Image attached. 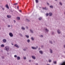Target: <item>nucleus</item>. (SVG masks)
I'll return each mask as SVG.
<instances>
[{
    "label": "nucleus",
    "mask_w": 65,
    "mask_h": 65,
    "mask_svg": "<svg viewBox=\"0 0 65 65\" xmlns=\"http://www.w3.org/2000/svg\"><path fill=\"white\" fill-rule=\"evenodd\" d=\"M54 64H56L57 63V62L56 61H54Z\"/></svg>",
    "instance_id": "nucleus-37"
},
{
    "label": "nucleus",
    "mask_w": 65,
    "mask_h": 65,
    "mask_svg": "<svg viewBox=\"0 0 65 65\" xmlns=\"http://www.w3.org/2000/svg\"><path fill=\"white\" fill-rule=\"evenodd\" d=\"M46 16H47V17L48 15V13H47V14H46Z\"/></svg>",
    "instance_id": "nucleus-32"
},
{
    "label": "nucleus",
    "mask_w": 65,
    "mask_h": 65,
    "mask_svg": "<svg viewBox=\"0 0 65 65\" xmlns=\"http://www.w3.org/2000/svg\"><path fill=\"white\" fill-rule=\"evenodd\" d=\"M0 29H1V28H0Z\"/></svg>",
    "instance_id": "nucleus-57"
},
{
    "label": "nucleus",
    "mask_w": 65,
    "mask_h": 65,
    "mask_svg": "<svg viewBox=\"0 0 65 65\" xmlns=\"http://www.w3.org/2000/svg\"><path fill=\"white\" fill-rule=\"evenodd\" d=\"M39 53L41 54V55H42L43 54V52L42 51H39Z\"/></svg>",
    "instance_id": "nucleus-9"
},
{
    "label": "nucleus",
    "mask_w": 65,
    "mask_h": 65,
    "mask_svg": "<svg viewBox=\"0 0 65 65\" xmlns=\"http://www.w3.org/2000/svg\"><path fill=\"white\" fill-rule=\"evenodd\" d=\"M15 46V47H17V48H19V46L17 44H15L14 45Z\"/></svg>",
    "instance_id": "nucleus-5"
},
{
    "label": "nucleus",
    "mask_w": 65,
    "mask_h": 65,
    "mask_svg": "<svg viewBox=\"0 0 65 65\" xmlns=\"http://www.w3.org/2000/svg\"><path fill=\"white\" fill-rule=\"evenodd\" d=\"M50 7L51 8H53V6H50Z\"/></svg>",
    "instance_id": "nucleus-29"
},
{
    "label": "nucleus",
    "mask_w": 65,
    "mask_h": 65,
    "mask_svg": "<svg viewBox=\"0 0 65 65\" xmlns=\"http://www.w3.org/2000/svg\"><path fill=\"white\" fill-rule=\"evenodd\" d=\"M49 16H50V17L51 16H52V15H53V14L51 12L49 13Z\"/></svg>",
    "instance_id": "nucleus-11"
},
{
    "label": "nucleus",
    "mask_w": 65,
    "mask_h": 65,
    "mask_svg": "<svg viewBox=\"0 0 65 65\" xmlns=\"http://www.w3.org/2000/svg\"><path fill=\"white\" fill-rule=\"evenodd\" d=\"M39 50H40V48H39Z\"/></svg>",
    "instance_id": "nucleus-53"
},
{
    "label": "nucleus",
    "mask_w": 65,
    "mask_h": 65,
    "mask_svg": "<svg viewBox=\"0 0 65 65\" xmlns=\"http://www.w3.org/2000/svg\"><path fill=\"white\" fill-rule=\"evenodd\" d=\"M19 6H17V9H19Z\"/></svg>",
    "instance_id": "nucleus-50"
},
{
    "label": "nucleus",
    "mask_w": 65,
    "mask_h": 65,
    "mask_svg": "<svg viewBox=\"0 0 65 65\" xmlns=\"http://www.w3.org/2000/svg\"><path fill=\"white\" fill-rule=\"evenodd\" d=\"M2 9L3 10H4V8H2Z\"/></svg>",
    "instance_id": "nucleus-43"
},
{
    "label": "nucleus",
    "mask_w": 65,
    "mask_h": 65,
    "mask_svg": "<svg viewBox=\"0 0 65 65\" xmlns=\"http://www.w3.org/2000/svg\"><path fill=\"white\" fill-rule=\"evenodd\" d=\"M14 57H15V58H17V55H14Z\"/></svg>",
    "instance_id": "nucleus-36"
},
{
    "label": "nucleus",
    "mask_w": 65,
    "mask_h": 65,
    "mask_svg": "<svg viewBox=\"0 0 65 65\" xmlns=\"http://www.w3.org/2000/svg\"><path fill=\"white\" fill-rule=\"evenodd\" d=\"M21 59V58H20V57L19 56H18L17 57V59L18 60H20Z\"/></svg>",
    "instance_id": "nucleus-10"
},
{
    "label": "nucleus",
    "mask_w": 65,
    "mask_h": 65,
    "mask_svg": "<svg viewBox=\"0 0 65 65\" xmlns=\"http://www.w3.org/2000/svg\"><path fill=\"white\" fill-rule=\"evenodd\" d=\"M36 0V3H38V0Z\"/></svg>",
    "instance_id": "nucleus-26"
},
{
    "label": "nucleus",
    "mask_w": 65,
    "mask_h": 65,
    "mask_svg": "<svg viewBox=\"0 0 65 65\" xmlns=\"http://www.w3.org/2000/svg\"><path fill=\"white\" fill-rule=\"evenodd\" d=\"M7 17L8 18H11V16L7 15Z\"/></svg>",
    "instance_id": "nucleus-21"
},
{
    "label": "nucleus",
    "mask_w": 65,
    "mask_h": 65,
    "mask_svg": "<svg viewBox=\"0 0 65 65\" xmlns=\"http://www.w3.org/2000/svg\"><path fill=\"white\" fill-rule=\"evenodd\" d=\"M26 21L27 22H30V20L28 19H26Z\"/></svg>",
    "instance_id": "nucleus-31"
},
{
    "label": "nucleus",
    "mask_w": 65,
    "mask_h": 65,
    "mask_svg": "<svg viewBox=\"0 0 65 65\" xmlns=\"http://www.w3.org/2000/svg\"><path fill=\"white\" fill-rule=\"evenodd\" d=\"M45 31L46 32H48V30L47 28H46L45 29Z\"/></svg>",
    "instance_id": "nucleus-24"
},
{
    "label": "nucleus",
    "mask_w": 65,
    "mask_h": 65,
    "mask_svg": "<svg viewBox=\"0 0 65 65\" xmlns=\"http://www.w3.org/2000/svg\"><path fill=\"white\" fill-rule=\"evenodd\" d=\"M25 36H26L27 38H29V35H26Z\"/></svg>",
    "instance_id": "nucleus-18"
},
{
    "label": "nucleus",
    "mask_w": 65,
    "mask_h": 65,
    "mask_svg": "<svg viewBox=\"0 0 65 65\" xmlns=\"http://www.w3.org/2000/svg\"><path fill=\"white\" fill-rule=\"evenodd\" d=\"M30 31L31 32V33H33V30H31V29H30Z\"/></svg>",
    "instance_id": "nucleus-23"
},
{
    "label": "nucleus",
    "mask_w": 65,
    "mask_h": 65,
    "mask_svg": "<svg viewBox=\"0 0 65 65\" xmlns=\"http://www.w3.org/2000/svg\"><path fill=\"white\" fill-rule=\"evenodd\" d=\"M55 1H57V0H55Z\"/></svg>",
    "instance_id": "nucleus-56"
},
{
    "label": "nucleus",
    "mask_w": 65,
    "mask_h": 65,
    "mask_svg": "<svg viewBox=\"0 0 65 65\" xmlns=\"http://www.w3.org/2000/svg\"><path fill=\"white\" fill-rule=\"evenodd\" d=\"M3 42H6V40L5 39H4L3 40Z\"/></svg>",
    "instance_id": "nucleus-13"
},
{
    "label": "nucleus",
    "mask_w": 65,
    "mask_h": 65,
    "mask_svg": "<svg viewBox=\"0 0 65 65\" xmlns=\"http://www.w3.org/2000/svg\"><path fill=\"white\" fill-rule=\"evenodd\" d=\"M47 5H50V3H47Z\"/></svg>",
    "instance_id": "nucleus-38"
},
{
    "label": "nucleus",
    "mask_w": 65,
    "mask_h": 65,
    "mask_svg": "<svg viewBox=\"0 0 65 65\" xmlns=\"http://www.w3.org/2000/svg\"><path fill=\"white\" fill-rule=\"evenodd\" d=\"M29 62H31V60H29Z\"/></svg>",
    "instance_id": "nucleus-51"
},
{
    "label": "nucleus",
    "mask_w": 65,
    "mask_h": 65,
    "mask_svg": "<svg viewBox=\"0 0 65 65\" xmlns=\"http://www.w3.org/2000/svg\"><path fill=\"white\" fill-rule=\"evenodd\" d=\"M27 42H28V43H29V42H30V40L29 39H28L27 40Z\"/></svg>",
    "instance_id": "nucleus-19"
},
{
    "label": "nucleus",
    "mask_w": 65,
    "mask_h": 65,
    "mask_svg": "<svg viewBox=\"0 0 65 65\" xmlns=\"http://www.w3.org/2000/svg\"><path fill=\"white\" fill-rule=\"evenodd\" d=\"M6 6L7 8H8V9H9V7H8V5H6Z\"/></svg>",
    "instance_id": "nucleus-17"
},
{
    "label": "nucleus",
    "mask_w": 65,
    "mask_h": 65,
    "mask_svg": "<svg viewBox=\"0 0 65 65\" xmlns=\"http://www.w3.org/2000/svg\"><path fill=\"white\" fill-rule=\"evenodd\" d=\"M43 9L44 10H48V8H46V7H45V8H43Z\"/></svg>",
    "instance_id": "nucleus-8"
},
{
    "label": "nucleus",
    "mask_w": 65,
    "mask_h": 65,
    "mask_svg": "<svg viewBox=\"0 0 65 65\" xmlns=\"http://www.w3.org/2000/svg\"><path fill=\"white\" fill-rule=\"evenodd\" d=\"M17 4H18V3H16L15 4H14L13 5H17Z\"/></svg>",
    "instance_id": "nucleus-41"
},
{
    "label": "nucleus",
    "mask_w": 65,
    "mask_h": 65,
    "mask_svg": "<svg viewBox=\"0 0 65 65\" xmlns=\"http://www.w3.org/2000/svg\"><path fill=\"white\" fill-rule=\"evenodd\" d=\"M40 37H43V36L42 35H40Z\"/></svg>",
    "instance_id": "nucleus-34"
},
{
    "label": "nucleus",
    "mask_w": 65,
    "mask_h": 65,
    "mask_svg": "<svg viewBox=\"0 0 65 65\" xmlns=\"http://www.w3.org/2000/svg\"><path fill=\"white\" fill-rule=\"evenodd\" d=\"M50 51V53H51V54H53V50L51 49H50L49 50Z\"/></svg>",
    "instance_id": "nucleus-7"
},
{
    "label": "nucleus",
    "mask_w": 65,
    "mask_h": 65,
    "mask_svg": "<svg viewBox=\"0 0 65 65\" xmlns=\"http://www.w3.org/2000/svg\"><path fill=\"white\" fill-rule=\"evenodd\" d=\"M17 19L18 20H20V17H18L17 18Z\"/></svg>",
    "instance_id": "nucleus-20"
},
{
    "label": "nucleus",
    "mask_w": 65,
    "mask_h": 65,
    "mask_svg": "<svg viewBox=\"0 0 65 65\" xmlns=\"http://www.w3.org/2000/svg\"><path fill=\"white\" fill-rule=\"evenodd\" d=\"M14 23H15L16 22V21L14 20Z\"/></svg>",
    "instance_id": "nucleus-45"
},
{
    "label": "nucleus",
    "mask_w": 65,
    "mask_h": 65,
    "mask_svg": "<svg viewBox=\"0 0 65 65\" xmlns=\"http://www.w3.org/2000/svg\"><path fill=\"white\" fill-rule=\"evenodd\" d=\"M21 29L22 30H25V28H24V27H22Z\"/></svg>",
    "instance_id": "nucleus-12"
},
{
    "label": "nucleus",
    "mask_w": 65,
    "mask_h": 65,
    "mask_svg": "<svg viewBox=\"0 0 65 65\" xmlns=\"http://www.w3.org/2000/svg\"><path fill=\"white\" fill-rule=\"evenodd\" d=\"M31 48L33 50H37L38 48V46H37L36 47L32 46Z\"/></svg>",
    "instance_id": "nucleus-2"
},
{
    "label": "nucleus",
    "mask_w": 65,
    "mask_h": 65,
    "mask_svg": "<svg viewBox=\"0 0 65 65\" xmlns=\"http://www.w3.org/2000/svg\"><path fill=\"white\" fill-rule=\"evenodd\" d=\"M19 11L20 12H22V11H21V10H19Z\"/></svg>",
    "instance_id": "nucleus-47"
},
{
    "label": "nucleus",
    "mask_w": 65,
    "mask_h": 65,
    "mask_svg": "<svg viewBox=\"0 0 65 65\" xmlns=\"http://www.w3.org/2000/svg\"><path fill=\"white\" fill-rule=\"evenodd\" d=\"M49 63H51L52 62V60H50L49 61Z\"/></svg>",
    "instance_id": "nucleus-35"
},
{
    "label": "nucleus",
    "mask_w": 65,
    "mask_h": 65,
    "mask_svg": "<svg viewBox=\"0 0 65 65\" xmlns=\"http://www.w3.org/2000/svg\"><path fill=\"white\" fill-rule=\"evenodd\" d=\"M49 43L51 44H53V42L52 41H49Z\"/></svg>",
    "instance_id": "nucleus-16"
},
{
    "label": "nucleus",
    "mask_w": 65,
    "mask_h": 65,
    "mask_svg": "<svg viewBox=\"0 0 65 65\" xmlns=\"http://www.w3.org/2000/svg\"><path fill=\"white\" fill-rule=\"evenodd\" d=\"M9 35L11 37H13V34L12 33H9Z\"/></svg>",
    "instance_id": "nucleus-3"
},
{
    "label": "nucleus",
    "mask_w": 65,
    "mask_h": 65,
    "mask_svg": "<svg viewBox=\"0 0 65 65\" xmlns=\"http://www.w3.org/2000/svg\"><path fill=\"white\" fill-rule=\"evenodd\" d=\"M64 14H65V12H64Z\"/></svg>",
    "instance_id": "nucleus-55"
},
{
    "label": "nucleus",
    "mask_w": 65,
    "mask_h": 65,
    "mask_svg": "<svg viewBox=\"0 0 65 65\" xmlns=\"http://www.w3.org/2000/svg\"><path fill=\"white\" fill-rule=\"evenodd\" d=\"M38 63H36V65H38Z\"/></svg>",
    "instance_id": "nucleus-49"
},
{
    "label": "nucleus",
    "mask_w": 65,
    "mask_h": 65,
    "mask_svg": "<svg viewBox=\"0 0 65 65\" xmlns=\"http://www.w3.org/2000/svg\"><path fill=\"white\" fill-rule=\"evenodd\" d=\"M60 65H65V62H63L60 64Z\"/></svg>",
    "instance_id": "nucleus-4"
},
{
    "label": "nucleus",
    "mask_w": 65,
    "mask_h": 65,
    "mask_svg": "<svg viewBox=\"0 0 65 65\" xmlns=\"http://www.w3.org/2000/svg\"><path fill=\"white\" fill-rule=\"evenodd\" d=\"M7 54H8V55H9V53H7Z\"/></svg>",
    "instance_id": "nucleus-52"
},
{
    "label": "nucleus",
    "mask_w": 65,
    "mask_h": 65,
    "mask_svg": "<svg viewBox=\"0 0 65 65\" xmlns=\"http://www.w3.org/2000/svg\"><path fill=\"white\" fill-rule=\"evenodd\" d=\"M54 32H52V35H54Z\"/></svg>",
    "instance_id": "nucleus-39"
},
{
    "label": "nucleus",
    "mask_w": 65,
    "mask_h": 65,
    "mask_svg": "<svg viewBox=\"0 0 65 65\" xmlns=\"http://www.w3.org/2000/svg\"><path fill=\"white\" fill-rule=\"evenodd\" d=\"M39 20H40H40H41V18H39Z\"/></svg>",
    "instance_id": "nucleus-33"
},
{
    "label": "nucleus",
    "mask_w": 65,
    "mask_h": 65,
    "mask_svg": "<svg viewBox=\"0 0 65 65\" xmlns=\"http://www.w3.org/2000/svg\"><path fill=\"white\" fill-rule=\"evenodd\" d=\"M46 65H50V64H47Z\"/></svg>",
    "instance_id": "nucleus-54"
},
{
    "label": "nucleus",
    "mask_w": 65,
    "mask_h": 65,
    "mask_svg": "<svg viewBox=\"0 0 65 65\" xmlns=\"http://www.w3.org/2000/svg\"><path fill=\"white\" fill-rule=\"evenodd\" d=\"M59 4L60 5H61V6H62V3L61 2H59Z\"/></svg>",
    "instance_id": "nucleus-28"
},
{
    "label": "nucleus",
    "mask_w": 65,
    "mask_h": 65,
    "mask_svg": "<svg viewBox=\"0 0 65 65\" xmlns=\"http://www.w3.org/2000/svg\"><path fill=\"white\" fill-rule=\"evenodd\" d=\"M31 38L32 40H34V38L33 37H31Z\"/></svg>",
    "instance_id": "nucleus-30"
},
{
    "label": "nucleus",
    "mask_w": 65,
    "mask_h": 65,
    "mask_svg": "<svg viewBox=\"0 0 65 65\" xmlns=\"http://www.w3.org/2000/svg\"><path fill=\"white\" fill-rule=\"evenodd\" d=\"M32 58L33 59H34V60H35V59H36V57H35L34 56H32Z\"/></svg>",
    "instance_id": "nucleus-15"
},
{
    "label": "nucleus",
    "mask_w": 65,
    "mask_h": 65,
    "mask_svg": "<svg viewBox=\"0 0 65 65\" xmlns=\"http://www.w3.org/2000/svg\"><path fill=\"white\" fill-rule=\"evenodd\" d=\"M41 47L42 48H43V46H41Z\"/></svg>",
    "instance_id": "nucleus-48"
},
{
    "label": "nucleus",
    "mask_w": 65,
    "mask_h": 65,
    "mask_svg": "<svg viewBox=\"0 0 65 65\" xmlns=\"http://www.w3.org/2000/svg\"><path fill=\"white\" fill-rule=\"evenodd\" d=\"M23 50L24 51H26V48H24L23 49Z\"/></svg>",
    "instance_id": "nucleus-27"
},
{
    "label": "nucleus",
    "mask_w": 65,
    "mask_h": 65,
    "mask_svg": "<svg viewBox=\"0 0 65 65\" xmlns=\"http://www.w3.org/2000/svg\"><path fill=\"white\" fill-rule=\"evenodd\" d=\"M57 32L58 34H60L61 33V31L59 30L58 29L57 30Z\"/></svg>",
    "instance_id": "nucleus-6"
},
{
    "label": "nucleus",
    "mask_w": 65,
    "mask_h": 65,
    "mask_svg": "<svg viewBox=\"0 0 65 65\" xmlns=\"http://www.w3.org/2000/svg\"><path fill=\"white\" fill-rule=\"evenodd\" d=\"M26 29H28V26H26Z\"/></svg>",
    "instance_id": "nucleus-40"
},
{
    "label": "nucleus",
    "mask_w": 65,
    "mask_h": 65,
    "mask_svg": "<svg viewBox=\"0 0 65 65\" xmlns=\"http://www.w3.org/2000/svg\"><path fill=\"white\" fill-rule=\"evenodd\" d=\"M8 27H10V25H9L8 26Z\"/></svg>",
    "instance_id": "nucleus-44"
},
{
    "label": "nucleus",
    "mask_w": 65,
    "mask_h": 65,
    "mask_svg": "<svg viewBox=\"0 0 65 65\" xmlns=\"http://www.w3.org/2000/svg\"><path fill=\"white\" fill-rule=\"evenodd\" d=\"M1 46L2 47H4V45L3 44H2L1 45Z\"/></svg>",
    "instance_id": "nucleus-14"
},
{
    "label": "nucleus",
    "mask_w": 65,
    "mask_h": 65,
    "mask_svg": "<svg viewBox=\"0 0 65 65\" xmlns=\"http://www.w3.org/2000/svg\"><path fill=\"white\" fill-rule=\"evenodd\" d=\"M19 35L20 36H21L22 37H23V35H22L21 33L19 34Z\"/></svg>",
    "instance_id": "nucleus-22"
},
{
    "label": "nucleus",
    "mask_w": 65,
    "mask_h": 65,
    "mask_svg": "<svg viewBox=\"0 0 65 65\" xmlns=\"http://www.w3.org/2000/svg\"><path fill=\"white\" fill-rule=\"evenodd\" d=\"M4 50L7 52H8L9 51V47L8 46H5V47Z\"/></svg>",
    "instance_id": "nucleus-1"
},
{
    "label": "nucleus",
    "mask_w": 65,
    "mask_h": 65,
    "mask_svg": "<svg viewBox=\"0 0 65 65\" xmlns=\"http://www.w3.org/2000/svg\"><path fill=\"white\" fill-rule=\"evenodd\" d=\"M2 59H4V57L3 56L2 57Z\"/></svg>",
    "instance_id": "nucleus-46"
},
{
    "label": "nucleus",
    "mask_w": 65,
    "mask_h": 65,
    "mask_svg": "<svg viewBox=\"0 0 65 65\" xmlns=\"http://www.w3.org/2000/svg\"><path fill=\"white\" fill-rule=\"evenodd\" d=\"M63 47L65 48V45H63Z\"/></svg>",
    "instance_id": "nucleus-42"
},
{
    "label": "nucleus",
    "mask_w": 65,
    "mask_h": 65,
    "mask_svg": "<svg viewBox=\"0 0 65 65\" xmlns=\"http://www.w3.org/2000/svg\"><path fill=\"white\" fill-rule=\"evenodd\" d=\"M23 59H24V60H26V57L25 56H24Z\"/></svg>",
    "instance_id": "nucleus-25"
}]
</instances>
